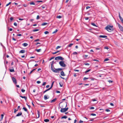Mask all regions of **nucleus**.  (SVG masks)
<instances>
[{"mask_svg": "<svg viewBox=\"0 0 123 123\" xmlns=\"http://www.w3.org/2000/svg\"><path fill=\"white\" fill-rule=\"evenodd\" d=\"M37 84H39L41 83V82L39 81H37Z\"/></svg>", "mask_w": 123, "mask_h": 123, "instance_id": "50", "label": "nucleus"}, {"mask_svg": "<svg viewBox=\"0 0 123 123\" xmlns=\"http://www.w3.org/2000/svg\"><path fill=\"white\" fill-rule=\"evenodd\" d=\"M105 29L107 30L109 32H111V31L113 30L112 26L108 25L105 28Z\"/></svg>", "mask_w": 123, "mask_h": 123, "instance_id": "2", "label": "nucleus"}, {"mask_svg": "<svg viewBox=\"0 0 123 123\" xmlns=\"http://www.w3.org/2000/svg\"><path fill=\"white\" fill-rule=\"evenodd\" d=\"M1 120H2L3 118V117H4V115L3 114H2L1 115Z\"/></svg>", "mask_w": 123, "mask_h": 123, "instance_id": "30", "label": "nucleus"}, {"mask_svg": "<svg viewBox=\"0 0 123 123\" xmlns=\"http://www.w3.org/2000/svg\"><path fill=\"white\" fill-rule=\"evenodd\" d=\"M117 24L120 30L121 31H123V27H122L119 23H117Z\"/></svg>", "mask_w": 123, "mask_h": 123, "instance_id": "6", "label": "nucleus"}, {"mask_svg": "<svg viewBox=\"0 0 123 123\" xmlns=\"http://www.w3.org/2000/svg\"><path fill=\"white\" fill-rule=\"evenodd\" d=\"M109 60V59L108 58L105 59L104 60V61L105 62L107 61H108Z\"/></svg>", "mask_w": 123, "mask_h": 123, "instance_id": "31", "label": "nucleus"}, {"mask_svg": "<svg viewBox=\"0 0 123 123\" xmlns=\"http://www.w3.org/2000/svg\"><path fill=\"white\" fill-rule=\"evenodd\" d=\"M67 118V117L66 116H64L63 117H61V119H63V118H65L66 119Z\"/></svg>", "mask_w": 123, "mask_h": 123, "instance_id": "24", "label": "nucleus"}, {"mask_svg": "<svg viewBox=\"0 0 123 123\" xmlns=\"http://www.w3.org/2000/svg\"><path fill=\"white\" fill-rule=\"evenodd\" d=\"M56 93H60V91H56Z\"/></svg>", "mask_w": 123, "mask_h": 123, "instance_id": "58", "label": "nucleus"}, {"mask_svg": "<svg viewBox=\"0 0 123 123\" xmlns=\"http://www.w3.org/2000/svg\"><path fill=\"white\" fill-rule=\"evenodd\" d=\"M44 121L45 122H48L49 121V120L48 119H44Z\"/></svg>", "mask_w": 123, "mask_h": 123, "instance_id": "25", "label": "nucleus"}, {"mask_svg": "<svg viewBox=\"0 0 123 123\" xmlns=\"http://www.w3.org/2000/svg\"><path fill=\"white\" fill-rule=\"evenodd\" d=\"M11 2H9L8 3V4H7L6 5V6H8L10 4H11Z\"/></svg>", "mask_w": 123, "mask_h": 123, "instance_id": "38", "label": "nucleus"}, {"mask_svg": "<svg viewBox=\"0 0 123 123\" xmlns=\"http://www.w3.org/2000/svg\"><path fill=\"white\" fill-rule=\"evenodd\" d=\"M91 24L94 26H96V25L95 24H94V23H92V24Z\"/></svg>", "mask_w": 123, "mask_h": 123, "instance_id": "37", "label": "nucleus"}, {"mask_svg": "<svg viewBox=\"0 0 123 123\" xmlns=\"http://www.w3.org/2000/svg\"><path fill=\"white\" fill-rule=\"evenodd\" d=\"M90 115L91 116H95L96 115L95 114H94V113H92V114H91Z\"/></svg>", "mask_w": 123, "mask_h": 123, "instance_id": "39", "label": "nucleus"}, {"mask_svg": "<svg viewBox=\"0 0 123 123\" xmlns=\"http://www.w3.org/2000/svg\"><path fill=\"white\" fill-rule=\"evenodd\" d=\"M49 33V32L48 31H46L44 32V33L45 34H47Z\"/></svg>", "mask_w": 123, "mask_h": 123, "instance_id": "33", "label": "nucleus"}, {"mask_svg": "<svg viewBox=\"0 0 123 123\" xmlns=\"http://www.w3.org/2000/svg\"><path fill=\"white\" fill-rule=\"evenodd\" d=\"M85 19L86 20H87L89 18L88 17H86V18H85Z\"/></svg>", "mask_w": 123, "mask_h": 123, "instance_id": "59", "label": "nucleus"}, {"mask_svg": "<svg viewBox=\"0 0 123 123\" xmlns=\"http://www.w3.org/2000/svg\"><path fill=\"white\" fill-rule=\"evenodd\" d=\"M92 80H94V78H90Z\"/></svg>", "mask_w": 123, "mask_h": 123, "instance_id": "57", "label": "nucleus"}, {"mask_svg": "<svg viewBox=\"0 0 123 123\" xmlns=\"http://www.w3.org/2000/svg\"><path fill=\"white\" fill-rule=\"evenodd\" d=\"M35 51H37V52H40L41 51V49H35Z\"/></svg>", "mask_w": 123, "mask_h": 123, "instance_id": "19", "label": "nucleus"}, {"mask_svg": "<svg viewBox=\"0 0 123 123\" xmlns=\"http://www.w3.org/2000/svg\"><path fill=\"white\" fill-rule=\"evenodd\" d=\"M56 99H57L56 98H55L53 99V100H52L51 101V102H50L51 103H52L53 102H55V101L56 100Z\"/></svg>", "mask_w": 123, "mask_h": 123, "instance_id": "17", "label": "nucleus"}, {"mask_svg": "<svg viewBox=\"0 0 123 123\" xmlns=\"http://www.w3.org/2000/svg\"><path fill=\"white\" fill-rule=\"evenodd\" d=\"M36 68H35V69H33L30 72V73H29V74H31V73H32L33 71H34V70H35Z\"/></svg>", "mask_w": 123, "mask_h": 123, "instance_id": "27", "label": "nucleus"}, {"mask_svg": "<svg viewBox=\"0 0 123 123\" xmlns=\"http://www.w3.org/2000/svg\"><path fill=\"white\" fill-rule=\"evenodd\" d=\"M51 70L54 73H58L59 72V71H61L62 69L61 68H58L57 69L54 68L55 69H54L53 68V65H51Z\"/></svg>", "mask_w": 123, "mask_h": 123, "instance_id": "1", "label": "nucleus"}, {"mask_svg": "<svg viewBox=\"0 0 123 123\" xmlns=\"http://www.w3.org/2000/svg\"><path fill=\"white\" fill-rule=\"evenodd\" d=\"M12 80H13V82L15 84H16L17 83L16 80V79L15 78L13 77L12 78Z\"/></svg>", "mask_w": 123, "mask_h": 123, "instance_id": "7", "label": "nucleus"}, {"mask_svg": "<svg viewBox=\"0 0 123 123\" xmlns=\"http://www.w3.org/2000/svg\"><path fill=\"white\" fill-rule=\"evenodd\" d=\"M99 37L100 38H106L107 37L106 36L100 35L99 36Z\"/></svg>", "mask_w": 123, "mask_h": 123, "instance_id": "13", "label": "nucleus"}, {"mask_svg": "<svg viewBox=\"0 0 123 123\" xmlns=\"http://www.w3.org/2000/svg\"><path fill=\"white\" fill-rule=\"evenodd\" d=\"M50 89L49 88L47 89L46 90H45L44 91V92H43V93H44L46 92L49 90Z\"/></svg>", "mask_w": 123, "mask_h": 123, "instance_id": "22", "label": "nucleus"}, {"mask_svg": "<svg viewBox=\"0 0 123 123\" xmlns=\"http://www.w3.org/2000/svg\"><path fill=\"white\" fill-rule=\"evenodd\" d=\"M54 57H52L49 60H51L52 59H54Z\"/></svg>", "mask_w": 123, "mask_h": 123, "instance_id": "61", "label": "nucleus"}, {"mask_svg": "<svg viewBox=\"0 0 123 123\" xmlns=\"http://www.w3.org/2000/svg\"><path fill=\"white\" fill-rule=\"evenodd\" d=\"M58 31V30L57 29H56L54 31L53 33V34H54L56 32Z\"/></svg>", "mask_w": 123, "mask_h": 123, "instance_id": "29", "label": "nucleus"}, {"mask_svg": "<svg viewBox=\"0 0 123 123\" xmlns=\"http://www.w3.org/2000/svg\"><path fill=\"white\" fill-rule=\"evenodd\" d=\"M19 96L22 98H24L25 100L27 99V97L25 96Z\"/></svg>", "mask_w": 123, "mask_h": 123, "instance_id": "15", "label": "nucleus"}, {"mask_svg": "<svg viewBox=\"0 0 123 123\" xmlns=\"http://www.w3.org/2000/svg\"><path fill=\"white\" fill-rule=\"evenodd\" d=\"M92 101H96L97 100H96L95 99H94H94H92Z\"/></svg>", "mask_w": 123, "mask_h": 123, "instance_id": "54", "label": "nucleus"}, {"mask_svg": "<svg viewBox=\"0 0 123 123\" xmlns=\"http://www.w3.org/2000/svg\"><path fill=\"white\" fill-rule=\"evenodd\" d=\"M90 70H91V69H88V70H86V71H85V73H87V72H89Z\"/></svg>", "mask_w": 123, "mask_h": 123, "instance_id": "32", "label": "nucleus"}, {"mask_svg": "<svg viewBox=\"0 0 123 123\" xmlns=\"http://www.w3.org/2000/svg\"><path fill=\"white\" fill-rule=\"evenodd\" d=\"M30 5H35V3L34 2H33L30 3Z\"/></svg>", "mask_w": 123, "mask_h": 123, "instance_id": "26", "label": "nucleus"}, {"mask_svg": "<svg viewBox=\"0 0 123 123\" xmlns=\"http://www.w3.org/2000/svg\"><path fill=\"white\" fill-rule=\"evenodd\" d=\"M25 52V51L24 50H22L19 52V53H24Z\"/></svg>", "mask_w": 123, "mask_h": 123, "instance_id": "11", "label": "nucleus"}, {"mask_svg": "<svg viewBox=\"0 0 123 123\" xmlns=\"http://www.w3.org/2000/svg\"><path fill=\"white\" fill-rule=\"evenodd\" d=\"M46 84V82H43V84L42 85L43 86L45 85Z\"/></svg>", "mask_w": 123, "mask_h": 123, "instance_id": "40", "label": "nucleus"}, {"mask_svg": "<svg viewBox=\"0 0 123 123\" xmlns=\"http://www.w3.org/2000/svg\"><path fill=\"white\" fill-rule=\"evenodd\" d=\"M12 68V69H9V71L11 72H14L15 71L14 70V68L13 67H11Z\"/></svg>", "mask_w": 123, "mask_h": 123, "instance_id": "9", "label": "nucleus"}, {"mask_svg": "<svg viewBox=\"0 0 123 123\" xmlns=\"http://www.w3.org/2000/svg\"><path fill=\"white\" fill-rule=\"evenodd\" d=\"M54 81H53L51 84V86L49 88L51 89L53 87Z\"/></svg>", "mask_w": 123, "mask_h": 123, "instance_id": "20", "label": "nucleus"}, {"mask_svg": "<svg viewBox=\"0 0 123 123\" xmlns=\"http://www.w3.org/2000/svg\"><path fill=\"white\" fill-rule=\"evenodd\" d=\"M94 108L93 107H91L90 108V109H93Z\"/></svg>", "mask_w": 123, "mask_h": 123, "instance_id": "53", "label": "nucleus"}, {"mask_svg": "<svg viewBox=\"0 0 123 123\" xmlns=\"http://www.w3.org/2000/svg\"><path fill=\"white\" fill-rule=\"evenodd\" d=\"M88 79V78H86V77H84V79H83V80H86V79Z\"/></svg>", "mask_w": 123, "mask_h": 123, "instance_id": "51", "label": "nucleus"}, {"mask_svg": "<svg viewBox=\"0 0 123 123\" xmlns=\"http://www.w3.org/2000/svg\"><path fill=\"white\" fill-rule=\"evenodd\" d=\"M108 81L110 83H112V82H113V81H111V80H108Z\"/></svg>", "mask_w": 123, "mask_h": 123, "instance_id": "41", "label": "nucleus"}, {"mask_svg": "<svg viewBox=\"0 0 123 123\" xmlns=\"http://www.w3.org/2000/svg\"><path fill=\"white\" fill-rule=\"evenodd\" d=\"M59 64L60 65L63 67H65L66 66L65 64L64 63V62L63 61H61L59 62Z\"/></svg>", "mask_w": 123, "mask_h": 123, "instance_id": "3", "label": "nucleus"}, {"mask_svg": "<svg viewBox=\"0 0 123 123\" xmlns=\"http://www.w3.org/2000/svg\"><path fill=\"white\" fill-rule=\"evenodd\" d=\"M18 111V109L16 110V109H15L14 110V113H15L17 111Z\"/></svg>", "mask_w": 123, "mask_h": 123, "instance_id": "43", "label": "nucleus"}, {"mask_svg": "<svg viewBox=\"0 0 123 123\" xmlns=\"http://www.w3.org/2000/svg\"><path fill=\"white\" fill-rule=\"evenodd\" d=\"M77 54V53L76 52H74L73 53V55H76Z\"/></svg>", "mask_w": 123, "mask_h": 123, "instance_id": "48", "label": "nucleus"}, {"mask_svg": "<svg viewBox=\"0 0 123 123\" xmlns=\"http://www.w3.org/2000/svg\"><path fill=\"white\" fill-rule=\"evenodd\" d=\"M39 30L38 29H34L33 30V31L35 32V31H38Z\"/></svg>", "mask_w": 123, "mask_h": 123, "instance_id": "35", "label": "nucleus"}, {"mask_svg": "<svg viewBox=\"0 0 123 123\" xmlns=\"http://www.w3.org/2000/svg\"><path fill=\"white\" fill-rule=\"evenodd\" d=\"M22 35L21 34H19L17 35V36H21Z\"/></svg>", "mask_w": 123, "mask_h": 123, "instance_id": "56", "label": "nucleus"}, {"mask_svg": "<svg viewBox=\"0 0 123 123\" xmlns=\"http://www.w3.org/2000/svg\"><path fill=\"white\" fill-rule=\"evenodd\" d=\"M61 74L62 76H65V74H64V72L63 71H62L61 72Z\"/></svg>", "mask_w": 123, "mask_h": 123, "instance_id": "10", "label": "nucleus"}, {"mask_svg": "<svg viewBox=\"0 0 123 123\" xmlns=\"http://www.w3.org/2000/svg\"><path fill=\"white\" fill-rule=\"evenodd\" d=\"M105 111L107 112H109V111H110L108 109H106L105 110Z\"/></svg>", "mask_w": 123, "mask_h": 123, "instance_id": "47", "label": "nucleus"}, {"mask_svg": "<svg viewBox=\"0 0 123 123\" xmlns=\"http://www.w3.org/2000/svg\"><path fill=\"white\" fill-rule=\"evenodd\" d=\"M65 107H66L67 105V104L66 103V104L65 103H63L62 104V105L61 106V108H62L64 107L63 106H65Z\"/></svg>", "mask_w": 123, "mask_h": 123, "instance_id": "14", "label": "nucleus"}, {"mask_svg": "<svg viewBox=\"0 0 123 123\" xmlns=\"http://www.w3.org/2000/svg\"><path fill=\"white\" fill-rule=\"evenodd\" d=\"M73 45V43H71L68 46V47H71Z\"/></svg>", "mask_w": 123, "mask_h": 123, "instance_id": "34", "label": "nucleus"}, {"mask_svg": "<svg viewBox=\"0 0 123 123\" xmlns=\"http://www.w3.org/2000/svg\"><path fill=\"white\" fill-rule=\"evenodd\" d=\"M21 91L22 92H24L25 91V90L23 89H22Z\"/></svg>", "mask_w": 123, "mask_h": 123, "instance_id": "45", "label": "nucleus"}, {"mask_svg": "<svg viewBox=\"0 0 123 123\" xmlns=\"http://www.w3.org/2000/svg\"><path fill=\"white\" fill-rule=\"evenodd\" d=\"M23 109H24V110L26 112H27L28 111L27 109L25 107H23Z\"/></svg>", "mask_w": 123, "mask_h": 123, "instance_id": "23", "label": "nucleus"}, {"mask_svg": "<svg viewBox=\"0 0 123 123\" xmlns=\"http://www.w3.org/2000/svg\"><path fill=\"white\" fill-rule=\"evenodd\" d=\"M49 98V96H47L46 95H45L44 97V99L45 100Z\"/></svg>", "mask_w": 123, "mask_h": 123, "instance_id": "8", "label": "nucleus"}, {"mask_svg": "<svg viewBox=\"0 0 123 123\" xmlns=\"http://www.w3.org/2000/svg\"><path fill=\"white\" fill-rule=\"evenodd\" d=\"M122 22V23H123V18L122 19L120 20Z\"/></svg>", "mask_w": 123, "mask_h": 123, "instance_id": "64", "label": "nucleus"}, {"mask_svg": "<svg viewBox=\"0 0 123 123\" xmlns=\"http://www.w3.org/2000/svg\"><path fill=\"white\" fill-rule=\"evenodd\" d=\"M83 121L80 120L79 121V123H83Z\"/></svg>", "mask_w": 123, "mask_h": 123, "instance_id": "60", "label": "nucleus"}, {"mask_svg": "<svg viewBox=\"0 0 123 123\" xmlns=\"http://www.w3.org/2000/svg\"><path fill=\"white\" fill-rule=\"evenodd\" d=\"M39 15H37V18H36V19H39Z\"/></svg>", "mask_w": 123, "mask_h": 123, "instance_id": "46", "label": "nucleus"}, {"mask_svg": "<svg viewBox=\"0 0 123 123\" xmlns=\"http://www.w3.org/2000/svg\"><path fill=\"white\" fill-rule=\"evenodd\" d=\"M61 47L60 46H57L56 47V49H59V48H60Z\"/></svg>", "mask_w": 123, "mask_h": 123, "instance_id": "36", "label": "nucleus"}, {"mask_svg": "<svg viewBox=\"0 0 123 123\" xmlns=\"http://www.w3.org/2000/svg\"><path fill=\"white\" fill-rule=\"evenodd\" d=\"M54 63V61H53L51 62V65H53V64Z\"/></svg>", "mask_w": 123, "mask_h": 123, "instance_id": "49", "label": "nucleus"}, {"mask_svg": "<svg viewBox=\"0 0 123 123\" xmlns=\"http://www.w3.org/2000/svg\"><path fill=\"white\" fill-rule=\"evenodd\" d=\"M62 18L61 16L59 15L57 16V18Z\"/></svg>", "mask_w": 123, "mask_h": 123, "instance_id": "28", "label": "nucleus"}, {"mask_svg": "<svg viewBox=\"0 0 123 123\" xmlns=\"http://www.w3.org/2000/svg\"><path fill=\"white\" fill-rule=\"evenodd\" d=\"M119 16L120 20H121L122 19H123L121 17L120 15H119Z\"/></svg>", "mask_w": 123, "mask_h": 123, "instance_id": "44", "label": "nucleus"}, {"mask_svg": "<svg viewBox=\"0 0 123 123\" xmlns=\"http://www.w3.org/2000/svg\"><path fill=\"white\" fill-rule=\"evenodd\" d=\"M61 108V110L60 111L61 112H64L67 111L68 110V108L67 107L66 108Z\"/></svg>", "mask_w": 123, "mask_h": 123, "instance_id": "4", "label": "nucleus"}, {"mask_svg": "<svg viewBox=\"0 0 123 123\" xmlns=\"http://www.w3.org/2000/svg\"><path fill=\"white\" fill-rule=\"evenodd\" d=\"M13 19V18L12 17H11L10 18V20L11 21Z\"/></svg>", "mask_w": 123, "mask_h": 123, "instance_id": "52", "label": "nucleus"}, {"mask_svg": "<svg viewBox=\"0 0 123 123\" xmlns=\"http://www.w3.org/2000/svg\"><path fill=\"white\" fill-rule=\"evenodd\" d=\"M55 60H59L62 61H63L64 60V58L61 56H59L56 57L55 58Z\"/></svg>", "mask_w": 123, "mask_h": 123, "instance_id": "5", "label": "nucleus"}, {"mask_svg": "<svg viewBox=\"0 0 123 123\" xmlns=\"http://www.w3.org/2000/svg\"><path fill=\"white\" fill-rule=\"evenodd\" d=\"M49 85H47L46 86V87L47 88H48L49 87Z\"/></svg>", "mask_w": 123, "mask_h": 123, "instance_id": "62", "label": "nucleus"}, {"mask_svg": "<svg viewBox=\"0 0 123 123\" xmlns=\"http://www.w3.org/2000/svg\"><path fill=\"white\" fill-rule=\"evenodd\" d=\"M22 112H19L16 115V117H18L20 116L22 114Z\"/></svg>", "mask_w": 123, "mask_h": 123, "instance_id": "12", "label": "nucleus"}, {"mask_svg": "<svg viewBox=\"0 0 123 123\" xmlns=\"http://www.w3.org/2000/svg\"><path fill=\"white\" fill-rule=\"evenodd\" d=\"M39 41V39H36L34 41V42H36L38 41Z\"/></svg>", "mask_w": 123, "mask_h": 123, "instance_id": "42", "label": "nucleus"}, {"mask_svg": "<svg viewBox=\"0 0 123 123\" xmlns=\"http://www.w3.org/2000/svg\"><path fill=\"white\" fill-rule=\"evenodd\" d=\"M47 23H42L41 24V25L42 26L45 25H47Z\"/></svg>", "mask_w": 123, "mask_h": 123, "instance_id": "21", "label": "nucleus"}, {"mask_svg": "<svg viewBox=\"0 0 123 123\" xmlns=\"http://www.w3.org/2000/svg\"><path fill=\"white\" fill-rule=\"evenodd\" d=\"M14 25L15 26H17V24L16 22H15L14 23Z\"/></svg>", "mask_w": 123, "mask_h": 123, "instance_id": "55", "label": "nucleus"}, {"mask_svg": "<svg viewBox=\"0 0 123 123\" xmlns=\"http://www.w3.org/2000/svg\"><path fill=\"white\" fill-rule=\"evenodd\" d=\"M37 111V114L38 115V117H37V118H38L39 117V116H40V112L38 110Z\"/></svg>", "mask_w": 123, "mask_h": 123, "instance_id": "18", "label": "nucleus"}, {"mask_svg": "<svg viewBox=\"0 0 123 123\" xmlns=\"http://www.w3.org/2000/svg\"><path fill=\"white\" fill-rule=\"evenodd\" d=\"M28 44L26 43H25L22 44V45L25 47L27 46Z\"/></svg>", "mask_w": 123, "mask_h": 123, "instance_id": "16", "label": "nucleus"}, {"mask_svg": "<svg viewBox=\"0 0 123 123\" xmlns=\"http://www.w3.org/2000/svg\"><path fill=\"white\" fill-rule=\"evenodd\" d=\"M104 48H105V49H108V47H105Z\"/></svg>", "mask_w": 123, "mask_h": 123, "instance_id": "63", "label": "nucleus"}]
</instances>
